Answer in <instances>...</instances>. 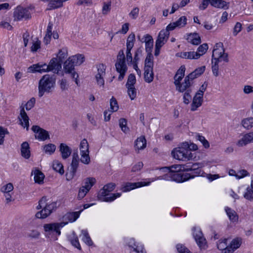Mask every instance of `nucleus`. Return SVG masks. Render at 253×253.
Returning a JSON list of instances; mask_svg holds the SVG:
<instances>
[{
  "mask_svg": "<svg viewBox=\"0 0 253 253\" xmlns=\"http://www.w3.org/2000/svg\"><path fill=\"white\" fill-rule=\"evenodd\" d=\"M82 240L87 245L91 246L93 245V242L92 241L89 234L86 230H82V234L80 235Z\"/></svg>",
  "mask_w": 253,
  "mask_h": 253,
  "instance_id": "39",
  "label": "nucleus"
},
{
  "mask_svg": "<svg viewBox=\"0 0 253 253\" xmlns=\"http://www.w3.org/2000/svg\"><path fill=\"white\" fill-rule=\"evenodd\" d=\"M41 41L38 38H35L32 41V45L31 47V51L35 52L41 48Z\"/></svg>",
  "mask_w": 253,
  "mask_h": 253,
  "instance_id": "50",
  "label": "nucleus"
},
{
  "mask_svg": "<svg viewBox=\"0 0 253 253\" xmlns=\"http://www.w3.org/2000/svg\"><path fill=\"white\" fill-rule=\"evenodd\" d=\"M105 76H101V75H95V79L97 84L102 87H104V77Z\"/></svg>",
  "mask_w": 253,
  "mask_h": 253,
  "instance_id": "59",
  "label": "nucleus"
},
{
  "mask_svg": "<svg viewBox=\"0 0 253 253\" xmlns=\"http://www.w3.org/2000/svg\"><path fill=\"white\" fill-rule=\"evenodd\" d=\"M29 72H39L40 73L48 72L47 65L45 63L34 64L28 68Z\"/></svg>",
  "mask_w": 253,
  "mask_h": 253,
  "instance_id": "23",
  "label": "nucleus"
},
{
  "mask_svg": "<svg viewBox=\"0 0 253 253\" xmlns=\"http://www.w3.org/2000/svg\"><path fill=\"white\" fill-rule=\"evenodd\" d=\"M244 197L248 200L253 201V182H251V185L247 187Z\"/></svg>",
  "mask_w": 253,
  "mask_h": 253,
  "instance_id": "40",
  "label": "nucleus"
},
{
  "mask_svg": "<svg viewBox=\"0 0 253 253\" xmlns=\"http://www.w3.org/2000/svg\"><path fill=\"white\" fill-rule=\"evenodd\" d=\"M55 84V79L49 74L42 76L39 82V92L40 97H42L45 93H49L53 89Z\"/></svg>",
  "mask_w": 253,
  "mask_h": 253,
  "instance_id": "4",
  "label": "nucleus"
},
{
  "mask_svg": "<svg viewBox=\"0 0 253 253\" xmlns=\"http://www.w3.org/2000/svg\"><path fill=\"white\" fill-rule=\"evenodd\" d=\"M79 156L77 153H74L71 165V171L69 173H66V178L68 180H70L73 178L79 166Z\"/></svg>",
  "mask_w": 253,
  "mask_h": 253,
  "instance_id": "13",
  "label": "nucleus"
},
{
  "mask_svg": "<svg viewBox=\"0 0 253 253\" xmlns=\"http://www.w3.org/2000/svg\"><path fill=\"white\" fill-rule=\"evenodd\" d=\"M142 54V50L140 48H138L136 50L135 52L134 57L132 59V62L131 65H132L133 68L137 71V72L140 73V71L138 69L137 66V63L140 60V57Z\"/></svg>",
  "mask_w": 253,
  "mask_h": 253,
  "instance_id": "34",
  "label": "nucleus"
},
{
  "mask_svg": "<svg viewBox=\"0 0 253 253\" xmlns=\"http://www.w3.org/2000/svg\"><path fill=\"white\" fill-rule=\"evenodd\" d=\"M193 236L199 248L201 249H206L207 247V242L201 231L198 229H195Z\"/></svg>",
  "mask_w": 253,
  "mask_h": 253,
  "instance_id": "14",
  "label": "nucleus"
},
{
  "mask_svg": "<svg viewBox=\"0 0 253 253\" xmlns=\"http://www.w3.org/2000/svg\"><path fill=\"white\" fill-rule=\"evenodd\" d=\"M197 55L195 53V51H188V52H180L176 54V56L180 57L185 59H197Z\"/></svg>",
  "mask_w": 253,
  "mask_h": 253,
  "instance_id": "33",
  "label": "nucleus"
},
{
  "mask_svg": "<svg viewBox=\"0 0 253 253\" xmlns=\"http://www.w3.org/2000/svg\"><path fill=\"white\" fill-rule=\"evenodd\" d=\"M96 72L95 73V75L105 76L106 66L105 65L100 63L96 66Z\"/></svg>",
  "mask_w": 253,
  "mask_h": 253,
  "instance_id": "48",
  "label": "nucleus"
},
{
  "mask_svg": "<svg viewBox=\"0 0 253 253\" xmlns=\"http://www.w3.org/2000/svg\"><path fill=\"white\" fill-rule=\"evenodd\" d=\"M192 92V90L191 89L183 92L184 93L183 96V99L184 104H188L189 103L190 100H191Z\"/></svg>",
  "mask_w": 253,
  "mask_h": 253,
  "instance_id": "56",
  "label": "nucleus"
},
{
  "mask_svg": "<svg viewBox=\"0 0 253 253\" xmlns=\"http://www.w3.org/2000/svg\"><path fill=\"white\" fill-rule=\"evenodd\" d=\"M135 35L133 33L130 34L126 41V50H131L134 46L135 41Z\"/></svg>",
  "mask_w": 253,
  "mask_h": 253,
  "instance_id": "42",
  "label": "nucleus"
},
{
  "mask_svg": "<svg viewBox=\"0 0 253 253\" xmlns=\"http://www.w3.org/2000/svg\"><path fill=\"white\" fill-rule=\"evenodd\" d=\"M241 239L236 238L233 239L230 243L229 245H228V249L225 250V253H233L241 246Z\"/></svg>",
  "mask_w": 253,
  "mask_h": 253,
  "instance_id": "25",
  "label": "nucleus"
},
{
  "mask_svg": "<svg viewBox=\"0 0 253 253\" xmlns=\"http://www.w3.org/2000/svg\"><path fill=\"white\" fill-rule=\"evenodd\" d=\"M80 211L68 212L66 213L62 217L61 223H64V226L67 225L69 222H73L76 220L79 217Z\"/></svg>",
  "mask_w": 253,
  "mask_h": 253,
  "instance_id": "21",
  "label": "nucleus"
},
{
  "mask_svg": "<svg viewBox=\"0 0 253 253\" xmlns=\"http://www.w3.org/2000/svg\"><path fill=\"white\" fill-rule=\"evenodd\" d=\"M111 1L108 2H104L102 7V13L103 15H107L111 10Z\"/></svg>",
  "mask_w": 253,
  "mask_h": 253,
  "instance_id": "60",
  "label": "nucleus"
},
{
  "mask_svg": "<svg viewBox=\"0 0 253 253\" xmlns=\"http://www.w3.org/2000/svg\"><path fill=\"white\" fill-rule=\"evenodd\" d=\"M121 196L120 193H116L114 194H109V196H106L105 198L102 199V201L110 202L115 200L116 198L120 197Z\"/></svg>",
  "mask_w": 253,
  "mask_h": 253,
  "instance_id": "52",
  "label": "nucleus"
},
{
  "mask_svg": "<svg viewBox=\"0 0 253 253\" xmlns=\"http://www.w3.org/2000/svg\"><path fill=\"white\" fill-rule=\"evenodd\" d=\"M228 62V56L225 52V49L222 42L217 43L212 51L211 59V68L213 74L215 77L219 75V66H221Z\"/></svg>",
  "mask_w": 253,
  "mask_h": 253,
  "instance_id": "1",
  "label": "nucleus"
},
{
  "mask_svg": "<svg viewBox=\"0 0 253 253\" xmlns=\"http://www.w3.org/2000/svg\"><path fill=\"white\" fill-rule=\"evenodd\" d=\"M163 169H166L169 171V173H177L181 170L189 171L190 169L185 168V166L182 165H174L169 167H165L162 168Z\"/></svg>",
  "mask_w": 253,
  "mask_h": 253,
  "instance_id": "30",
  "label": "nucleus"
},
{
  "mask_svg": "<svg viewBox=\"0 0 253 253\" xmlns=\"http://www.w3.org/2000/svg\"><path fill=\"white\" fill-rule=\"evenodd\" d=\"M59 151L63 159L68 158L71 155L72 152L71 148L65 143L60 144Z\"/></svg>",
  "mask_w": 253,
  "mask_h": 253,
  "instance_id": "31",
  "label": "nucleus"
},
{
  "mask_svg": "<svg viewBox=\"0 0 253 253\" xmlns=\"http://www.w3.org/2000/svg\"><path fill=\"white\" fill-rule=\"evenodd\" d=\"M35 102L36 99L34 98H32L26 103H22L20 106H23L24 109L25 108L27 111H29L34 107Z\"/></svg>",
  "mask_w": 253,
  "mask_h": 253,
  "instance_id": "53",
  "label": "nucleus"
},
{
  "mask_svg": "<svg viewBox=\"0 0 253 253\" xmlns=\"http://www.w3.org/2000/svg\"><path fill=\"white\" fill-rule=\"evenodd\" d=\"M70 241L73 246L80 250H81V247L79 243L78 238L76 235L75 232H73L70 237Z\"/></svg>",
  "mask_w": 253,
  "mask_h": 253,
  "instance_id": "46",
  "label": "nucleus"
},
{
  "mask_svg": "<svg viewBox=\"0 0 253 253\" xmlns=\"http://www.w3.org/2000/svg\"><path fill=\"white\" fill-rule=\"evenodd\" d=\"M127 92L130 98L132 100H134L137 95V90L134 86L126 87Z\"/></svg>",
  "mask_w": 253,
  "mask_h": 253,
  "instance_id": "55",
  "label": "nucleus"
},
{
  "mask_svg": "<svg viewBox=\"0 0 253 253\" xmlns=\"http://www.w3.org/2000/svg\"><path fill=\"white\" fill-rule=\"evenodd\" d=\"M136 83L135 77L133 74H130L128 76L127 82L126 84V87L134 86Z\"/></svg>",
  "mask_w": 253,
  "mask_h": 253,
  "instance_id": "58",
  "label": "nucleus"
},
{
  "mask_svg": "<svg viewBox=\"0 0 253 253\" xmlns=\"http://www.w3.org/2000/svg\"><path fill=\"white\" fill-rule=\"evenodd\" d=\"M208 49V45L207 43H204L201 45L197 49V51L195 53L198 55L197 59L200 58V57L203 55L207 51Z\"/></svg>",
  "mask_w": 253,
  "mask_h": 253,
  "instance_id": "43",
  "label": "nucleus"
},
{
  "mask_svg": "<svg viewBox=\"0 0 253 253\" xmlns=\"http://www.w3.org/2000/svg\"><path fill=\"white\" fill-rule=\"evenodd\" d=\"M115 67L116 71L120 73L118 79L120 81L122 80L127 70V67L126 63V58L124 50H120L117 56V59L115 63Z\"/></svg>",
  "mask_w": 253,
  "mask_h": 253,
  "instance_id": "5",
  "label": "nucleus"
},
{
  "mask_svg": "<svg viewBox=\"0 0 253 253\" xmlns=\"http://www.w3.org/2000/svg\"><path fill=\"white\" fill-rule=\"evenodd\" d=\"M32 130L35 133V138L39 140L44 141L49 139V135L46 130L41 128L38 126H34Z\"/></svg>",
  "mask_w": 253,
  "mask_h": 253,
  "instance_id": "12",
  "label": "nucleus"
},
{
  "mask_svg": "<svg viewBox=\"0 0 253 253\" xmlns=\"http://www.w3.org/2000/svg\"><path fill=\"white\" fill-rule=\"evenodd\" d=\"M127 120L124 118H121L119 120V125L121 130L125 133L129 131V128L127 126Z\"/></svg>",
  "mask_w": 253,
  "mask_h": 253,
  "instance_id": "47",
  "label": "nucleus"
},
{
  "mask_svg": "<svg viewBox=\"0 0 253 253\" xmlns=\"http://www.w3.org/2000/svg\"><path fill=\"white\" fill-rule=\"evenodd\" d=\"M32 174L34 175V179L36 183L42 184L44 183L45 176L41 170L35 169L32 170Z\"/></svg>",
  "mask_w": 253,
  "mask_h": 253,
  "instance_id": "26",
  "label": "nucleus"
},
{
  "mask_svg": "<svg viewBox=\"0 0 253 253\" xmlns=\"http://www.w3.org/2000/svg\"><path fill=\"white\" fill-rule=\"evenodd\" d=\"M183 146L184 148H186L187 150L190 151H196L198 149V146L193 143H188L185 142L183 143Z\"/></svg>",
  "mask_w": 253,
  "mask_h": 253,
  "instance_id": "57",
  "label": "nucleus"
},
{
  "mask_svg": "<svg viewBox=\"0 0 253 253\" xmlns=\"http://www.w3.org/2000/svg\"><path fill=\"white\" fill-rule=\"evenodd\" d=\"M187 24V18L185 16L180 17L176 21L169 23L167 27L170 31L176 28H182Z\"/></svg>",
  "mask_w": 253,
  "mask_h": 253,
  "instance_id": "17",
  "label": "nucleus"
},
{
  "mask_svg": "<svg viewBox=\"0 0 253 253\" xmlns=\"http://www.w3.org/2000/svg\"><path fill=\"white\" fill-rule=\"evenodd\" d=\"M187 40L194 45H198L201 43V38L197 33H191L188 35Z\"/></svg>",
  "mask_w": 253,
  "mask_h": 253,
  "instance_id": "38",
  "label": "nucleus"
},
{
  "mask_svg": "<svg viewBox=\"0 0 253 253\" xmlns=\"http://www.w3.org/2000/svg\"><path fill=\"white\" fill-rule=\"evenodd\" d=\"M74 66V64L68 58L64 63L63 72L64 74H69L70 77L75 80L76 84L79 85V75L75 71Z\"/></svg>",
  "mask_w": 253,
  "mask_h": 253,
  "instance_id": "9",
  "label": "nucleus"
},
{
  "mask_svg": "<svg viewBox=\"0 0 253 253\" xmlns=\"http://www.w3.org/2000/svg\"><path fill=\"white\" fill-rule=\"evenodd\" d=\"M163 178L168 180H171L177 182H181L185 180V178H183V176L178 173H168L167 176Z\"/></svg>",
  "mask_w": 253,
  "mask_h": 253,
  "instance_id": "32",
  "label": "nucleus"
},
{
  "mask_svg": "<svg viewBox=\"0 0 253 253\" xmlns=\"http://www.w3.org/2000/svg\"><path fill=\"white\" fill-rule=\"evenodd\" d=\"M95 182L96 179L95 178L88 177L85 179L84 185L83 186L89 191Z\"/></svg>",
  "mask_w": 253,
  "mask_h": 253,
  "instance_id": "51",
  "label": "nucleus"
},
{
  "mask_svg": "<svg viewBox=\"0 0 253 253\" xmlns=\"http://www.w3.org/2000/svg\"><path fill=\"white\" fill-rule=\"evenodd\" d=\"M226 239L220 240L217 244V248L221 251V253H225V250L228 249V246L227 245Z\"/></svg>",
  "mask_w": 253,
  "mask_h": 253,
  "instance_id": "45",
  "label": "nucleus"
},
{
  "mask_svg": "<svg viewBox=\"0 0 253 253\" xmlns=\"http://www.w3.org/2000/svg\"><path fill=\"white\" fill-rule=\"evenodd\" d=\"M110 112H115L119 109V105L116 99L114 97H112L110 100Z\"/></svg>",
  "mask_w": 253,
  "mask_h": 253,
  "instance_id": "54",
  "label": "nucleus"
},
{
  "mask_svg": "<svg viewBox=\"0 0 253 253\" xmlns=\"http://www.w3.org/2000/svg\"><path fill=\"white\" fill-rule=\"evenodd\" d=\"M171 155L175 159L187 161L193 159L192 153L183 146V143L180 146L174 148L171 152Z\"/></svg>",
  "mask_w": 253,
  "mask_h": 253,
  "instance_id": "6",
  "label": "nucleus"
},
{
  "mask_svg": "<svg viewBox=\"0 0 253 253\" xmlns=\"http://www.w3.org/2000/svg\"><path fill=\"white\" fill-rule=\"evenodd\" d=\"M169 31L170 30L168 29L167 27L166 29L161 30L159 34L155 43L163 46L168 40L169 35Z\"/></svg>",
  "mask_w": 253,
  "mask_h": 253,
  "instance_id": "20",
  "label": "nucleus"
},
{
  "mask_svg": "<svg viewBox=\"0 0 253 253\" xmlns=\"http://www.w3.org/2000/svg\"><path fill=\"white\" fill-rule=\"evenodd\" d=\"M68 56V50L66 48L63 47L59 50L56 54V57H53L56 58L57 61L62 63L63 61L67 58Z\"/></svg>",
  "mask_w": 253,
  "mask_h": 253,
  "instance_id": "35",
  "label": "nucleus"
},
{
  "mask_svg": "<svg viewBox=\"0 0 253 253\" xmlns=\"http://www.w3.org/2000/svg\"><path fill=\"white\" fill-rule=\"evenodd\" d=\"M23 107V106H20L19 107V115L18 117V120L19 124L28 130L29 127V118Z\"/></svg>",
  "mask_w": 253,
  "mask_h": 253,
  "instance_id": "11",
  "label": "nucleus"
},
{
  "mask_svg": "<svg viewBox=\"0 0 253 253\" xmlns=\"http://www.w3.org/2000/svg\"><path fill=\"white\" fill-rule=\"evenodd\" d=\"M75 66L81 65L85 60L84 56L82 54H76L68 58Z\"/></svg>",
  "mask_w": 253,
  "mask_h": 253,
  "instance_id": "36",
  "label": "nucleus"
},
{
  "mask_svg": "<svg viewBox=\"0 0 253 253\" xmlns=\"http://www.w3.org/2000/svg\"><path fill=\"white\" fill-rule=\"evenodd\" d=\"M150 182H138L134 183H127L126 185L122 188V190L124 192H126L131 190L134 189L136 188L141 187L142 186L148 185Z\"/></svg>",
  "mask_w": 253,
  "mask_h": 253,
  "instance_id": "24",
  "label": "nucleus"
},
{
  "mask_svg": "<svg viewBox=\"0 0 253 253\" xmlns=\"http://www.w3.org/2000/svg\"><path fill=\"white\" fill-rule=\"evenodd\" d=\"M203 96L195 94L193 97L192 103L191 105V110L194 111L197 109L198 107L201 106L203 101Z\"/></svg>",
  "mask_w": 253,
  "mask_h": 253,
  "instance_id": "28",
  "label": "nucleus"
},
{
  "mask_svg": "<svg viewBox=\"0 0 253 253\" xmlns=\"http://www.w3.org/2000/svg\"><path fill=\"white\" fill-rule=\"evenodd\" d=\"M13 185L11 183H8L4 185L1 188V191L4 194L6 203L11 202L13 199L12 198V191L13 190Z\"/></svg>",
  "mask_w": 253,
  "mask_h": 253,
  "instance_id": "16",
  "label": "nucleus"
},
{
  "mask_svg": "<svg viewBox=\"0 0 253 253\" xmlns=\"http://www.w3.org/2000/svg\"><path fill=\"white\" fill-rule=\"evenodd\" d=\"M79 148L81 156V162L84 164L88 165L90 163V158L89 144L86 139H84L81 141Z\"/></svg>",
  "mask_w": 253,
  "mask_h": 253,
  "instance_id": "7",
  "label": "nucleus"
},
{
  "mask_svg": "<svg viewBox=\"0 0 253 253\" xmlns=\"http://www.w3.org/2000/svg\"><path fill=\"white\" fill-rule=\"evenodd\" d=\"M153 66V57L147 55L145 60L144 76L145 81L148 83H151L154 79Z\"/></svg>",
  "mask_w": 253,
  "mask_h": 253,
  "instance_id": "8",
  "label": "nucleus"
},
{
  "mask_svg": "<svg viewBox=\"0 0 253 253\" xmlns=\"http://www.w3.org/2000/svg\"><path fill=\"white\" fill-rule=\"evenodd\" d=\"M56 147V146L52 143H49L43 146V152L48 155H52L55 151Z\"/></svg>",
  "mask_w": 253,
  "mask_h": 253,
  "instance_id": "41",
  "label": "nucleus"
},
{
  "mask_svg": "<svg viewBox=\"0 0 253 253\" xmlns=\"http://www.w3.org/2000/svg\"><path fill=\"white\" fill-rule=\"evenodd\" d=\"M53 169L60 174H63L64 172L62 164L58 161H54L52 165Z\"/></svg>",
  "mask_w": 253,
  "mask_h": 253,
  "instance_id": "49",
  "label": "nucleus"
},
{
  "mask_svg": "<svg viewBox=\"0 0 253 253\" xmlns=\"http://www.w3.org/2000/svg\"><path fill=\"white\" fill-rule=\"evenodd\" d=\"M210 4L213 7L219 9H227L229 7V3L223 0H211Z\"/></svg>",
  "mask_w": 253,
  "mask_h": 253,
  "instance_id": "27",
  "label": "nucleus"
},
{
  "mask_svg": "<svg viewBox=\"0 0 253 253\" xmlns=\"http://www.w3.org/2000/svg\"><path fill=\"white\" fill-rule=\"evenodd\" d=\"M14 16L15 19L17 20H20L22 19H27L30 17V13L28 9L18 7L14 11Z\"/></svg>",
  "mask_w": 253,
  "mask_h": 253,
  "instance_id": "18",
  "label": "nucleus"
},
{
  "mask_svg": "<svg viewBox=\"0 0 253 253\" xmlns=\"http://www.w3.org/2000/svg\"><path fill=\"white\" fill-rule=\"evenodd\" d=\"M57 203L50 201L46 197H42L39 201L36 209L41 210L36 213V217L40 219H44L49 216L56 210Z\"/></svg>",
  "mask_w": 253,
  "mask_h": 253,
  "instance_id": "2",
  "label": "nucleus"
},
{
  "mask_svg": "<svg viewBox=\"0 0 253 253\" xmlns=\"http://www.w3.org/2000/svg\"><path fill=\"white\" fill-rule=\"evenodd\" d=\"M225 211L230 221L231 222L234 223H238L239 221V216L234 210L229 207H226Z\"/></svg>",
  "mask_w": 253,
  "mask_h": 253,
  "instance_id": "29",
  "label": "nucleus"
},
{
  "mask_svg": "<svg viewBox=\"0 0 253 253\" xmlns=\"http://www.w3.org/2000/svg\"><path fill=\"white\" fill-rule=\"evenodd\" d=\"M48 66V70L54 74H58L62 68V63L57 60L56 58H52L49 61Z\"/></svg>",
  "mask_w": 253,
  "mask_h": 253,
  "instance_id": "19",
  "label": "nucleus"
},
{
  "mask_svg": "<svg viewBox=\"0 0 253 253\" xmlns=\"http://www.w3.org/2000/svg\"><path fill=\"white\" fill-rule=\"evenodd\" d=\"M242 25L240 22H237L233 29V35L236 36L237 34L241 31Z\"/></svg>",
  "mask_w": 253,
  "mask_h": 253,
  "instance_id": "63",
  "label": "nucleus"
},
{
  "mask_svg": "<svg viewBox=\"0 0 253 253\" xmlns=\"http://www.w3.org/2000/svg\"><path fill=\"white\" fill-rule=\"evenodd\" d=\"M196 139L200 141L205 148H208L210 147V144L209 142L205 139V138L200 135H198L196 136Z\"/></svg>",
  "mask_w": 253,
  "mask_h": 253,
  "instance_id": "61",
  "label": "nucleus"
},
{
  "mask_svg": "<svg viewBox=\"0 0 253 253\" xmlns=\"http://www.w3.org/2000/svg\"><path fill=\"white\" fill-rule=\"evenodd\" d=\"M21 155L26 159H28L31 156L30 147L28 142H24L21 145Z\"/></svg>",
  "mask_w": 253,
  "mask_h": 253,
  "instance_id": "37",
  "label": "nucleus"
},
{
  "mask_svg": "<svg viewBox=\"0 0 253 253\" xmlns=\"http://www.w3.org/2000/svg\"><path fill=\"white\" fill-rule=\"evenodd\" d=\"M252 143H253V131L243 134L242 137L236 142V144L239 147H243Z\"/></svg>",
  "mask_w": 253,
  "mask_h": 253,
  "instance_id": "15",
  "label": "nucleus"
},
{
  "mask_svg": "<svg viewBox=\"0 0 253 253\" xmlns=\"http://www.w3.org/2000/svg\"><path fill=\"white\" fill-rule=\"evenodd\" d=\"M147 141L144 136H140L134 141V150L137 153L146 147Z\"/></svg>",
  "mask_w": 253,
  "mask_h": 253,
  "instance_id": "22",
  "label": "nucleus"
},
{
  "mask_svg": "<svg viewBox=\"0 0 253 253\" xmlns=\"http://www.w3.org/2000/svg\"><path fill=\"white\" fill-rule=\"evenodd\" d=\"M243 92L245 94L253 93V86L250 85H245L244 86Z\"/></svg>",
  "mask_w": 253,
  "mask_h": 253,
  "instance_id": "64",
  "label": "nucleus"
},
{
  "mask_svg": "<svg viewBox=\"0 0 253 253\" xmlns=\"http://www.w3.org/2000/svg\"><path fill=\"white\" fill-rule=\"evenodd\" d=\"M185 66H181L174 77V84L175 86L176 90L180 93L192 89V83H190L185 78L182 82V80L185 75Z\"/></svg>",
  "mask_w": 253,
  "mask_h": 253,
  "instance_id": "3",
  "label": "nucleus"
},
{
  "mask_svg": "<svg viewBox=\"0 0 253 253\" xmlns=\"http://www.w3.org/2000/svg\"><path fill=\"white\" fill-rule=\"evenodd\" d=\"M64 223L61 222H53L47 223L43 225V230L45 232L50 234L52 232H55L57 235L61 234L60 229L64 227Z\"/></svg>",
  "mask_w": 253,
  "mask_h": 253,
  "instance_id": "10",
  "label": "nucleus"
},
{
  "mask_svg": "<svg viewBox=\"0 0 253 253\" xmlns=\"http://www.w3.org/2000/svg\"><path fill=\"white\" fill-rule=\"evenodd\" d=\"M88 191H89L87 189H86L85 187H84L83 186L79 189L78 193V198L80 199H82L86 195V194Z\"/></svg>",
  "mask_w": 253,
  "mask_h": 253,
  "instance_id": "62",
  "label": "nucleus"
},
{
  "mask_svg": "<svg viewBox=\"0 0 253 253\" xmlns=\"http://www.w3.org/2000/svg\"><path fill=\"white\" fill-rule=\"evenodd\" d=\"M52 36V25L49 24L47 30L46 34L43 39V42L45 44H48L50 43L51 38Z\"/></svg>",
  "mask_w": 253,
  "mask_h": 253,
  "instance_id": "44",
  "label": "nucleus"
}]
</instances>
